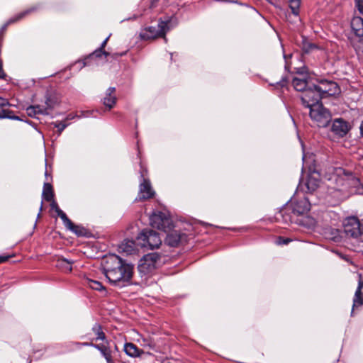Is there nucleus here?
I'll list each match as a JSON object with an SVG mask.
<instances>
[{"mask_svg": "<svg viewBox=\"0 0 363 363\" xmlns=\"http://www.w3.org/2000/svg\"><path fill=\"white\" fill-rule=\"evenodd\" d=\"M309 110L310 118L316 126L325 128L330 123L332 115L330 111L323 106V104Z\"/></svg>", "mask_w": 363, "mask_h": 363, "instance_id": "7ed1b4c3", "label": "nucleus"}, {"mask_svg": "<svg viewBox=\"0 0 363 363\" xmlns=\"http://www.w3.org/2000/svg\"><path fill=\"white\" fill-rule=\"evenodd\" d=\"M351 28L357 38V42L354 43L353 47L357 53L363 55V24H350Z\"/></svg>", "mask_w": 363, "mask_h": 363, "instance_id": "ddd939ff", "label": "nucleus"}, {"mask_svg": "<svg viewBox=\"0 0 363 363\" xmlns=\"http://www.w3.org/2000/svg\"><path fill=\"white\" fill-rule=\"evenodd\" d=\"M102 55H104L106 58H108V56L111 55V52L102 50L99 48L96 50H95L92 53L86 57L83 60L79 61V62H82V67H85L91 64V60H93L94 58L101 57Z\"/></svg>", "mask_w": 363, "mask_h": 363, "instance_id": "a211bd4d", "label": "nucleus"}, {"mask_svg": "<svg viewBox=\"0 0 363 363\" xmlns=\"http://www.w3.org/2000/svg\"><path fill=\"white\" fill-rule=\"evenodd\" d=\"M292 85L296 91H301L302 93L308 87L306 79H299L298 77L293 79Z\"/></svg>", "mask_w": 363, "mask_h": 363, "instance_id": "393cba45", "label": "nucleus"}, {"mask_svg": "<svg viewBox=\"0 0 363 363\" xmlns=\"http://www.w3.org/2000/svg\"><path fill=\"white\" fill-rule=\"evenodd\" d=\"M315 48H317V46L313 43H307L303 45V51L306 53H308Z\"/></svg>", "mask_w": 363, "mask_h": 363, "instance_id": "f704fd0d", "label": "nucleus"}, {"mask_svg": "<svg viewBox=\"0 0 363 363\" xmlns=\"http://www.w3.org/2000/svg\"><path fill=\"white\" fill-rule=\"evenodd\" d=\"M363 305V280H362L361 275H359V279L358 281V286L355 291L353 305L352 308L351 315H353L354 308L359 307Z\"/></svg>", "mask_w": 363, "mask_h": 363, "instance_id": "dca6fc26", "label": "nucleus"}, {"mask_svg": "<svg viewBox=\"0 0 363 363\" xmlns=\"http://www.w3.org/2000/svg\"><path fill=\"white\" fill-rule=\"evenodd\" d=\"M94 348L101 352L107 363H114L112 357V351L109 347L102 344H96L94 345Z\"/></svg>", "mask_w": 363, "mask_h": 363, "instance_id": "6ab92c4d", "label": "nucleus"}, {"mask_svg": "<svg viewBox=\"0 0 363 363\" xmlns=\"http://www.w3.org/2000/svg\"><path fill=\"white\" fill-rule=\"evenodd\" d=\"M127 52H128V50H125V51L122 52L111 53V55H109L108 57H111V58H112L113 60H117L120 57H123V56L125 55Z\"/></svg>", "mask_w": 363, "mask_h": 363, "instance_id": "4c0bfd02", "label": "nucleus"}, {"mask_svg": "<svg viewBox=\"0 0 363 363\" xmlns=\"http://www.w3.org/2000/svg\"><path fill=\"white\" fill-rule=\"evenodd\" d=\"M110 36H111V34L101 43L99 48L101 49L102 50H104V48L107 44V42H108Z\"/></svg>", "mask_w": 363, "mask_h": 363, "instance_id": "37998d69", "label": "nucleus"}, {"mask_svg": "<svg viewBox=\"0 0 363 363\" xmlns=\"http://www.w3.org/2000/svg\"><path fill=\"white\" fill-rule=\"evenodd\" d=\"M285 69H289V67H288V65H287L286 64V65H285Z\"/></svg>", "mask_w": 363, "mask_h": 363, "instance_id": "6e6d98bb", "label": "nucleus"}, {"mask_svg": "<svg viewBox=\"0 0 363 363\" xmlns=\"http://www.w3.org/2000/svg\"><path fill=\"white\" fill-rule=\"evenodd\" d=\"M326 238L335 242H340L342 240L340 232L337 229L330 228L325 233Z\"/></svg>", "mask_w": 363, "mask_h": 363, "instance_id": "bb28decb", "label": "nucleus"}, {"mask_svg": "<svg viewBox=\"0 0 363 363\" xmlns=\"http://www.w3.org/2000/svg\"><path fill=\"white\" fill-rule=\"evenodd\" d=\"M55 127L58 129L59 134H60L67 126V124L63 122H55Z\"/></svg>", "mask_w": 363, "mask_h": 363, "instance_id": "c9c22d12", "label": "nucleus"}, {"mask_svg": "<svg viewBox=\"0 0 363 363\" xmlns=\"http://www.w3.org/2000/svg\"><path fill=\"white\" fill-rule=\"evenodd\" d=\"M37 114L48 115V109L52 108L50 105V99H47L45 101V106L43 105H35L33 106Z\"/></svg>", "mask_w": 363, "mask_h": 363, "instance_id": "cd10ccee", "label": "nucleus"}, {"mask_svg": "<svg viewBox=\"0 0 363 363\" xmlns=\"http://www.w3.org/2000/svg\"><path fill=\"white\" fill-rule=\"evenodd\" d=\"M24 15H25V13H22L19 14L15 21H20L21 19V17Z\"/></svg>", "mask_w": 363, "mask_h": 363, "instance_id": "de8ad7c7", "label": "nucleus"}, {"mask_svg": "<svg viewBox=\"0 0 363 363\" xmlns=\"http://www.w3.org/2000/svg\"><path fill=\"white\" fill-rule=\"evenodd\" d=\"M51 201H52V203L50 204L51 208H52V209L55 211L57 209V208H59V206H58L57 203L53 199Z\"/></svg>", "mask_w": 363, "mask_h": 363, "instance_id": "a18cd8bd", "label": "nucleus"}, {"mask_svg": "<svg viewBox=\"0 0 363 363\" xmlns=\"http://www.w3.org/2000/svg\"><path fill=\"white\" fill-rule=\"evenodd\" d=\"M10 257L9 255H0V264L7 261Z\"/></svg>", "mask_w": 363, "mask_h": 363, "instance_id": "c03bdc74", "label": "nucleus"}, {"mask_svg": "<svg viewBox=\"0 0 363 363\" xmlns=\"http://www.w3.org/2000/svg\"><path fill=\"white\" fill-rule=\"evenodd\" d=\"M140 245L144 247L150 249L158 248L162 244V240L158 233L152 229L143 230L137 237Z\"/></svg>", "mask_w": 363, "mask_h": 363, "instance_id": "423d86ee", "label": "nucleus"}, {"mask_svg": "<svg viewBox=\"0 0 363 363\" xmlns=\"http://www.w3.org/2000/svg\"><path fill=\"white\" fill-rule=\"evenodd\" d=\"M120 250L127 255L133 254L135 250V242L133 240H124L119 246Z\"/></svg>", "mask_w": 363, "mask_h": 363, "instance_id": "412c9836", "label": "nucleus"}, {"mask_svg": "<svg viewBox=\"0 0 363 363\" xmlns=\"http://www.w3.org/2000/svg\"><path fill=\"white\" fill-rule=\"evenodd\" d=\"M92 331L96 335V340H105L106 335L102 330V327L99 323H95L92 327Z\"/></svg>", "mask_w": 363, "mask_h": 363, "instance_id": "c756f323", "label": "nucleus"}, {"mask_svg": "<svg viewBox=\"0 0 363 363\" xmlns=\"http://www.w3.org/2000/svg\"><path fill=\"white\" fill-rule=\"evenodd\" d=\"M160 23H171L170 21H160Z\"/></svg>", "mask_w": 363, "mask_h": 363, "instance_id": "603ef678", "label": "nucleus"}, {"mask_svg": "<svg viewBox=\"0 0 363 363\" xmlns=\"http://www.w3.org/2000/svg\"><path fill=\"white\" fill-rule=\"evenodd\" d=\"M74 344L78 347H79V346H91L93 347H94V345H96V344H94L92 342H74Z\"/></svg>", "mask_w": 363, "mask_h": 363, "instance_id": "ea45409f", "label": "nucleus"}, {"mask_svg": "<svg viewBox=\"0 0 363 363\" xmlns=\"http://www.w3.org/2000/svg\"><path fill=\"white\" fill-rule=\"evenodd\" d=\"M300 99L302 105L309 109L322 104L320 101L322 97L317 89H315V84L312 86H308L306 90H304L301 94Z\"/></svg>", "mask_w": 363, "mask_h": 363, "instance_id": "0eeeda50", "label": "nucleus"}, {"mask_svg": "<svg viewBox=\"0 0 363 363\" xmlns=\"http://www.w3.org/2000/svg\"><path fill=\"white\" fill-rule=\"evenodd\" d=\"M9 106H10V103L8 99L0 96V118L21 121L18 116L13 115V111L6 108Z\"/></svg>", "mask_w": 363, "mask_h": 363, "instance_id": "4468645a", "label": "nucleus"}, {"mask_svg": "<svg viewBox=\"0 0 363 363\" xmlns=\"http://www.w3.org/2000/svg\"><path fill=\"white\" fill-rule=\"evenodd\" d=\"M360 132H361L362 135L363 136V120H362V122L360 125Z\"/></svg>", "mask_w": 363, "mask_h": 363, "instance_id": "8fccbe9b", "label": "nucleus"}, {"mask_svg": "<svg viewBox=\"0 0 363 363\" xmlns=\"http://www.w3.org/2000/svg\"><path fill=\"white\" fill-rule=\"evenodd\" d=\"M84 284L91 289L96 291H105V288L101 282L96 280H94L89 278H85L84 279Z\"/></svg>", "mask_w": 363, "mask_h": 363, "instance_id": "a878e982", "label": "nucleus"}, {"mask_svg": "<svg viewBox=\"0 0 363 363\" xmlns=\"http://www.w3.org/2000/svg\"><path fill=\"white\" fill-rule=\"evenodd\" d=\"M73 261L67 259H60L57 261V267L64 271L70 272L72 270Z\"/></svg>", "mask_w": 363, "mask_h": 363, "instance_id": "c85d7f7f", "label": "nucleus"}, {"mask_svg": "<svg viewBox=\"0 0 363 363\" xmlns=\"http://www.w3.org/2000/svg\"><path fill=\"white\" fill-rule=\"evenodd\" d=\"M181 240L182 234L177 231H173L167 235L165 242L171 247H177L181 242Z\"/></svg>", "mask_w": 363, "mask_h": 363, "instance_id": "aec40b11", "label": "nucleus"}, {"mask_svg": "<svg viewBox=\"0 0 363 363\" xmlns=\"http://www.w3.org/2000/svg\"><path fill=\"white\" fill-rule=\"evenodd\" d=\"M43 210V201L41 202V205H40V211H42ZM40 215V212L38 213V217H39Z\"/></svg>", "mask_w": 363, "mask_h": 363, "instance_id": "3c124183", "label": "nucleus"}, {"mask_svg": "<svg viewBox=\"0 0 363 363\" xmlns=\"http://www.w3.org/2000/svg\"><path fill=\"white\" fill-rule=\"evenodd\" d=\"M116 101V88L109 87L106 91L104 97L102 99L103 104L108 108V109H111L115 106Z\"/></svg>", "mask_w": 363, "mask_h": 363, "instance_id": "f3484780", "label": "nucleus"}, {"mask_svg": "<svg viewBox=\"0 0 363 363\" xmlns=\"http://www.w3.org/2000/svg\"><path fill=\"white\" fill-rule=\"evenodd\" d=\"M355 4L359 13L362 15L359 17V21L363 23V0H355Z\"/></svg>", "mask_w": 363, "mask_h": 363, "instance_id": "72a5a7b5", "label": "nucleus"}, {"mask_svg": "<svg viewBox=\"0 0 363 363\" xmlns=\"http://www.w3.org/2000/svg\"><path fill=\"white\" fill-rule=\"evenodd\" d=\"M6 77V74L3 69L2 62L0 60V79H5Z\"/></svg>", "mask_w": 363, "mask_h": 363, "instance_id": "79ce46f5", "label": "nucleus"}, {"mask_svg": "<svg viewBox=\"0 0 363 363\" xmlns=\"http://www.w3.org/2000/svg\"><path fill=\"white\" fill-rule=\"evenodd\" d=\"M318 84H315V89L323 98L328 96H333L339 93L340 88L337 84L332 80L325 79H318Z\"/></svg>", "mask_w": 363, "mask_h": 363, "instance_id": "9b49d317", "label": "nucleus"}, {"mask_svg": "<svg viewBox=\"0 0 363 363\" xmlns=\"http://www.w3.org/2000/svg\"><path fill=\"white\" fill-rule=\"evenodd\" d=\"M268 1H269L270 3H272V1L271 0H267Z\"/></svg>", "mask_w": 363, "mask_h": 363, "instance_id": "4d7b16f0", "label": "nucleus"}, {"mask_svg": "<svg viewBox=\"0 0 363 363\" xmlns=\"http://www.w3.org/2000/svg\"><path fill=\"white\" fill-rule=\"evenodd\" d=\"M344 173L345 170L341 167L330 168L326 175L328 182V186L333 189L340 190L345 185Z\"/></svg>", "mask_w": 363, "mask_h": 363, "instance_id": "1a4fd4ad", "label": "nucleus"}, {"mask_svg": "<svg viewBox=\"0 0 363 363\" xmlns=\"http://www.w3.org/2000/svg\"><path fill=\"white\" fill-rule=\"evenodd\" d=\"M343 232L347 238L358 240L363 234V225L357 217H347L343 221Z\"/></svg>", "mask_w": 363, "mask_h": 363, "instance_id": "39448f33", "label": "nucleus"}, {"mask_svg": "<svg viewBox=\"0 0 363 363\" xmlns=\"http://www.w3.org/2000/svg\"><path fill=\"white\" fill-rule=\"evenodd\" d=\"M150 222L153 228L164 232H167L173 228L171 218L162 212L152 213L150 217Z\"/></svg>", "mask_w": 363, "mask_h": 363, "instance_id": "6e6552de", "label": "nucleus"}, {"mask_svg": "<svg viewBox=\"0 0 363 363\" xmlns=\"http://www.w3.org/2000/svg\"><path fill=\"white\" fill-rule=\"evenodd\" d=\"M142 182L139 186V193L136 201H144L152 198L155 196V191L152 189L150 182L145 178L143 172H140Z\"/></svg>", "mask_w": 363, "mask_h": 363, "instance_id": "f8f14e48", "label": "nucleus"}, {"mask_svg": "<svg viewBox=\"0 0 363 363\" xmlns=\"http://www.w3.org/2000/svg\"><path fill=\"white\" fill-rule=\"evenodd\" d=\"M26 113L28 116L32 117V118L36 117V115H37L33 106H29L28 107H27Z\"/></svg>", "mask_w": 363, "mask_h": 363, "instance_id": "e433bc0d", "label": "nucleus"}, {"mask_svg": "<svg viewBox=\"0 0 363 363\" xmlns=\"http://www.w3.org/2000/svg\"><path fill=\"white\" fill-rule=\"evenodd\" d=\"M301 0H289V7L292 13L297 16L299 13V8Z\"/></svg>", "mask_w": 363, "mask_h": 363, "instance_id": "2f4dec72", "label": "nucleus"}, {"mask_svg": "<svg viewBox=\"0 0 363 363\" xmlns=\"http://www.w3.org/2000/svg\"><path fill=\"white\" fill-rule=\"evenodd\" d=\"M159 0H152L150 4V8L155 7L158 3Z\"/></svg>", "mask_w": 363, "mask_h": 363, "instance_id": "49530a36", "label": "nucleus"}, {"mask_svg": "<svg viewBox=\"0 0 363 363\" xmlns=\"http://www.w3.org/2000/svg\"><path fill=\"white\" fill-rule=\"evenodd\" d=\"M45 174L46 178H48V172H47V171H45Z\"/></svg>", "mask_w": 363, "mask_h": 363, "instance_id": "5fc2aeb1", "label": "nucleus"}, {"mask_svg": "<svg viewBox=\"0 0 363 363\" xmlns=\"http://www.w3.org/2000/svg\"><path fill=\"white\" fill-rule=\"evenodd\" d=\"M103 269L106 277L113 286L123 288L131 284L133 267L116 255H110L104 260Z\"/></svg>", "mask_w": 363, "mask_h": 363, "instance_id": "f257e3e1", "label": "nucleus"}, {"mask_svg": "<svg viewBox=\"0 0 363 363\" xmlns=\"http://www.w3.org/2000/svg\"><path fill=\"white\" fill-rule=\"evenodd\" d=\"M124 351L125 354L131 357L140 356V350L133 343H125L124 345Z\"/></svg>", "mask_w": 363, "mask_h": 363, "instance_id": "5701e85b", "label": "nucleus"}, {"mask_svg": "<svg viewBox=\"0 0 363 363\" xmlns=\"http://www.w3.org/2000/svg\"><path fill=\"white\" fill-rule=\"evenodd\" d=\"M332 131L340 137H344L349 131L348 123L342 118L335 119L332 125Z\"/></svg>", "mask_w": 363, "mask_h": 363, "instance_id": "2eb2a0df", "label": "nucleus"}, {"mask_svg": "<svg viewBox=\"0 0 363 363\" xmlns=\"http://www.w3.org/2000/svg\"><path fill=\"white\" fill-rule=\"evenodd\" d=\"M291 242V240L289 238H284L282 237H279L277 243L279 245H287Z\"/></svg>", "mask_w": 363, "mask_h": 363, "instance_id": "58836bf2", "label": "nucleus"}, {"mask_svg": "<svg viewBox=\"0 0 363 363\" xmlns=\"http://www.w3.org/2000/svg\"><path fill=\"white\" fill-rule=\"evenodd\" d=\"M320 181L318 179L313 177H308L305 183V186L307 189V191L312 193L317 189L319 186Z\"/></svg>", "mask_w": 363, "mask_h": 363, "instance_id": "b1692460", "label": "nucleus"}, {"mask_svg": "<svg viewBox=\"0 0 363 363\" xmlns=\"http://www.w3.org/2000/svg\"><path fill=\"white\" fill-rule=\"evenodd\" d=\"M59 217L62 219V220L64 223V225H65V227L67 228H68V227L69 225H72V220L68 218V217L67 216V215L65 212H60Z\"/></svg>", "mask_w": 363, "mask_h": 363, "instance_id": "473e14b6", "label": "nucleus"}, {"mask_svg": "<svg viewBox=\"0 0 363 363\" xmlns=\"http://www.w3.org/2000/svg\"><path fill=\"white\" fill-rule=\"evenodd\" d=\"M67 229L74 233L78 236H83L85 235L86 229L82 226L75 225L73 223L72 225H69Z\"/></svg>", "mask_w": 363, "mask_h": 363, "instance_id": "7c9ffc66", "label": "nucleus"}, {"mask_svg": "<svg viewBox=\"0 0 363 363\" xmlns=\"http://www.w3.org/2000/svg\"><path fill=\"white\" fill-rule=\"evenodd\" d=\"M161 256L157 252L145 255L140 260L138 266L139 272L146 275L153 272L160 262Z\"/></svg>", "mask_w": 363, "mask_h": 363, "instance_id": "20e7f679", "label": "nucleus"}, {"mask_svg": "<svg viewBox=\"0 0 363 363\" xmlns=\"http://www.w3.org/2000/svg\"><path fill=\"white\" fill-rule=\"evenodd\" d=\"M43 199L47 201H51L54 197L52 186L49 182H45L42 193Z\"/></svg>", "mask_w": 363, "mask_h": 363, "instance_id": "4be33fe9", "label": "nucleus"}, {"mask_svg": "<svg viewBox=\"0 0 363 363\" xmlns=\"http://www.w3.org/2000/svg\"><path fill=\"white\" fill-rule=\"evenodd\" d=\"M168 24H155L143 29L140 33V37L143 40L155 39L158 37H162L169 30Z\"/></svg>", "mask_w": 363, "mask_h": 363, "instance_id": "9d476101", "label": "nucleus"}, {"mask_svg": "<svg viewBox=\"0 0 363 363\" xmlns=\"http://www.w3.org/2000/svg\"><path fill=\"white\" fill-rule=\"evenodd\" d=\"M55 212L57 213V216H59L60 214V212H63L60 208H57L55 210Z\"/></svg>", "mask_w": 363, "mask_h": 363, "instance_id": "09e8293b", "label": "nucleus"}, {"mask_svg": "<svg viewBox=\"0 0 363 363\" xmlns=\"http://www.w3.org/2000/svg\"><path fill=\"white\" fill-rule=\"evenodd\" d=\"M289 57H291V55H289ZM284 59L286 60V59H287L288 56H287V55H284Z\"/></svg>", "mask_w": 363, "mask_h": 363, "instance_id": "864d4df0", "label": "nucleus"}, {"mask_svg": "<svg viewBox=\"0 0 363 363\" xmlns=\"http://www.w3.org/2000/svg\"><path fill=\"white\" fill-rule=\"evenodd\" d=\"M287 79L286 77H283L279 82L277 83V84L281 87H284L287 84Z\"/></svg>", "mask_w": 363, "mask_h": 363, "instance_id": "a19ab883", "label": "nucleus"}, {"mask_svg": "<svg viewBox=\"0 0 363 363\" xmlns=\"http://www.w3.org/2000/svg\"><path fill=\"white\" fill-rule=\"evenodd\" d=\"M311 209V203L308 199L303 197L296 201L292 202L290 205L283 207L279 215L282 218L284 223L289 224L292 223H298L297 217L306 214Z\"/></svg>", "mask_w": 363, "mask_h": 363, "instance_id": "f03ea898", "label": "nucleus"}]
</instances>
